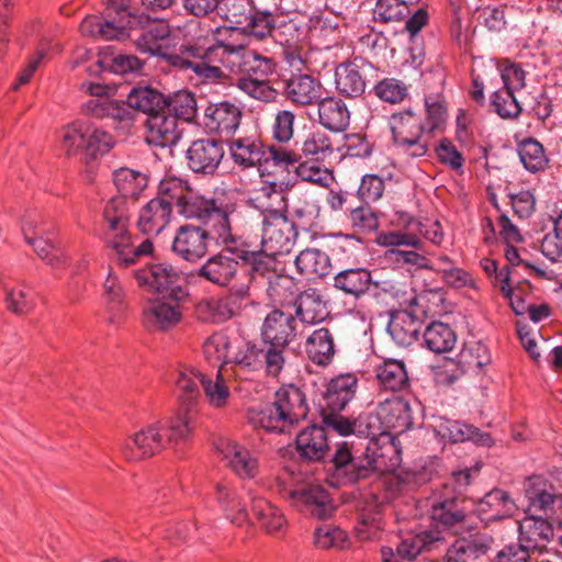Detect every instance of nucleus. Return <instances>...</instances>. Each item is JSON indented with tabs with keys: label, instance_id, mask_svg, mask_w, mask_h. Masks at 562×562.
<instances>
[{
	"label": "nucleus",
	"instance_id": "f257e3e1",
	"mask_svg": "<svg viewBox=\"0 0 562 562\" xmlns=\"http://www.w3.org/2000/svg\"><path fill=\"white\" fill-rule=\"evenodd\" d=\"M113 182L120 195L110 199L103 210L102 236L110 249L111 261L121 268L135 265L153 254L149 238L135 246L128 231L127 198H137L148 184V176L139 170L122 167L113 172Z\"/></svg>",
	"mask_w": 562,
	"mask_h": 562
},
{
	"label": "nucleus",
	"instance_id": "f03ea898",
	"mask_svg": "<svg viewBox=\"0 0 562 562\" xmlns=\"http://www.w3.org/2000/svg\"><path fill=\"white\" fill-rule=\"evenodd\" d=\"M102 15L86 16L80 23V32L101 41H123L131 36V30L139 26L140 33L135 45L140 53L160 55L164 50L160 42L169 34L164 22L151 21L148 15H135L131 0H103Z\"/></svg>",
	"mask_w": 562,
	"mask_h": 562
},
{
	"label": "nucleus",
	"instance_id": "7ed1b4c3",
	"mask_svg": "<svg viewBox=\"0 0 562 562\" xmlns=\"http://www.w3.org/2000/svg\"><path fill=\"white\" fill-rule=\"evenodd\" d=\"M162 191L175 206L178 214L187 220H196L202 223L215 210L218 202L226 193L215 194L206 198L196 193L184 179L178 177H166L162 179Z\"/></svg>",
	"mask_w": 562,
	"mask_h": 562
},
{
	"label": "nucleus",
	"instance_id": "20e7f679",
	"mask_svg": "<svg viewBox=\"0 0 562 562\" xmlns=\"http://www.w3.org/2000/svg\"><path fill=\"white\" fill-rule=\"evenodd\" d=\"M390 125L394 144L404 155L411 158L426 156L432 138L417 114L412 111L394 114Z\"/></svg>",
	"mask_w": 562,
	"mask_h": 562
},
{
	"label": "nucleus",
	"instance_id": "39448f33",
	"mask_svg": "<svg viewBox=\"0 0 562 562\" xmlns=\"http://www.w3.org/2000/svg\"><path fill=\"white\" fill-rule=\"evenodd\" d=\"M134 274L139 286L161 293L172 302L181 303L189 296L188 289L181 284V272L170 263L149 265Z\"/></svg>",
	"mask_w": 562,
	"mask_h": 562
},
{
	"label": "nucleus",
	"instance_id": "423d86ee",
	"mask_svg": "<svg viewBox=\"0 0 562 562\" xmlns=\"http://www.w3.org/2000/svg\"><path fill=\"white\" fill-rule=\"evenodd\" d=\"M333 462L336 475L348 482H357L369 477L374 472H382L387 467L383 456H374L364 449L361 454L351 451L348 442L339 445L334 453Z\"/></svg>",
	"mask_w": 562,
	"mask_h": 562
},
{
	"label": "nucleus",
	"instance_id": "0eeeda50",
	"mask_svg": "<svg viewBox=\"0 0 562 562\" xmlns=\"http://www.w3.org/2000/svg\"><path fill=\"white\" fill-rule=\"evenodd\" d=\"M245 35L237 25L217 27L213 35L214 43L203 48L209 65L227 70L234 67V63L248 49Z\"/></svg>",
	"mask_w": 562,
	"mask_h": 562
},
{
	"label": "nucleus",
	"instance_id": "6e6552de",
	"mask_svg": "<svg viewBox=\"0 0 562 562\" xmlns=\"http://www.w3.org/2000/svg\"><path fill=\"white\" fill-rule=\"evenodd\" d=\"M297 237L294 223L280 210L262 212L261 247L265 251L283 255L291 251Z\"/></svg>",
	"mask_w": 562,
	"mask_h": 562
},
{
	"label": "nucleus",
	"instance_id": "1a4fd4ad",
	"mask_svg": "<svg viewBox=\"0 0 562 562\" xmlns=\"http://www.w3.org/2000/svg\"><path fill=\"white\" fill-rule=\"evenodd\" d=\"M353 431L356 436L366 440L364 449L368 452L383 456V460L395 452L393 434H387L378 411L359 414L353 419Z\"/></svg>",
	"mask_w": 562,
	"mask_h": 562
},
{
	"label": "nucleus",
	"instance_id": "9d476101",
	"mask_svg": "<svg viewBox=\"0 0 562 562\" xmlns=\"http://www.w3.org/2000/svg\"><path fill=\"white\" fill-rule=\"evenodd\" d=\"M41 218L36 212H25L22 218L21 232L24 240L33 248L35 254L45 261L55 272L65 270L69 266V257L67 254L56 246L50 236H33L31 235L33 223H37Z\"/></svg>",
	"mask_w": 562,
	"mask_h": 562
},
{
	"label": "nucleus",
	"instance_id": "9b49d317",
	"mask_svg": "<svg viewBox=\"0 0 562 562\" xmlns=\"http://www.w3.org/2000/svg\"><path fill=\"white\" fill-rule=\"evenodd\" d=\"M162 194L161 180L158 186L157 195L146 202L138 211L137 228L148 237L158 236L170 225L173 218L170 201Z\"/></svg>",
	"mask_w": 562,
	"mask_h": 562
},
{
	"label": "nucleus",
	"instance_id": "f8f14e48",
	"mask_svg": "<svg viewBox=\"0 0 562 562\" xmlns=\"http://www.w3.org/2000/svg\"><path fill=\"white\" fill-rule=\"evenodd\" d=\"M204 50L198 46H181L179 52L167 53L165 49L159 55L168 65L181 70H192L203 80L217 81L225 77L223 69L209 65L203 55Z\"/></svg>",
	"mask_w": 562,
	"mask_h": 562
},
{
	"label": "nucleus",
	"instance_id": "ddd939ff",
	"mask_svg": "<svg viewBox=\"0 0 562 562\" xmlns=\"http://www.w3.org/2000/svg\"><path fill=\"white\" fill-rule=\"evenodd\" d=\"M236 209L237 203L234 196L226 194L210 216L202 221L207 245L210 240H214L216 245L231 249V246L236 244L231 226V216L236 212Z\"/></svg>",
	"mask_w": 562,
	"mask_h": 562
},
{
	"label": "nucleus",
	"instance_id": "4468645a",
	"mask_svg": "<svg viewBox=\"0 0 562 562\" xmlns=\"http://www.w3.org/2000/svg\"><path fill=\"white\" fill-rule=\"evenodd\" d=\"M240 30L244 31L246 35H251L257 40H263L267 36H272L281 45L288 46L292 45L294 41L293 35L297 32L293 22H284L283 24L276 26L274 16L271 12L259 11L256 8L252 9L248 21L240 26Z\"/></svg>",
	"mask_w": 562,
	"mask_h": 562
},
{
	"label": "nucleus",
	"instance_id": "2eb2a0df",
	"mask_svg": "<svg viewBox=\"0 0 562 562\" xmlns=\"http://www.w3.org/2000/svg\"><path fill=\"white\" fill-rule=\"evenodd\" d=\"M166 447L162 423L147 425L130 436L122 443V453L128 461H135L159 453Z\"/></svg>",
	"mask_w": 562,
	"mask_h": 562
},
{
	"label": "nucleus",
	"instance_id": "dca6fc26",
	"mask_svg": "<svg viewBox=\"0 0 562 562\" xmlns=\"http://www.w3.org/2000/svg\"><path fill=\"white\" fill-rule=\"evenodd\" d=\"M284 497H288L292 505L302 513L310 514L319 519L329 517L335 510L328 492L318 485L285 490Z\"/></svg>",
	"mask_w": 562,
	"mask_h": 562
},
{
	"label": "nucleus",
	"instance_id": "f3484780",
	"mask_svg": "<svg viewBox=\"0 0 562 562\" xmlns=\"http://www.w3.org/2000/svg\"><path fill=\"white\" fill-rule=\"evenodd\" d=\"M171 251L184 261H200L209 251L204 228L194 224L179 226L172 238Z\"/></svg>",
	"mask_w": 562,
	"mask_h": 562
},
{
	"label": "nucleus",
	"instance_id": "a211bd4d",
	"mask_svg": "<svg viewBox=\"0 0 562 562\" xmlns=\"http://www.w3.org/2000/svg\"><path fill=\"white\" fill-rule=\"evenodd\" d=\"M265 345L288 347L297 336V321L292 314L273 310L267 314L260 328Z\"/></svg>",
	"mask_w": 562,
	"mask_h": 562
},
{
	"label": "nucleus",
	"instance_id": "6ab92c4d",
	"mask_svg": "<svg viewBox=\"0 0 562 562\" xmlns=\"http://www.w3.org/2000/svg\"><path fill=\"white\" fill-rule=\"evenodd\" d=\"M225 155L224 145L214 138L193 140L187 149L189 168L194 173L213 175Z\"/></svg>",
	"mask_w": 562,
	"mask_h": 562
},
{
	"label": "nucleus",
	"instance_id": "aec40b11",
	"mask_svg": "<svg viewBox=\"0 0 562 562\" xmlns=\"http://www.w3.org/2000/svg\"><path fill=\"white\" fill-rule=\"evenodd\" d=\"M463 501L454 497L432 503L430 517L436 527L461 533L473 528L472 516L463 507Z\"/></svg>",
	"mask_w": 562,
	"mask_h": 562
},
{
	"label": "nucleus",
	"instance_id": "412c9836",
	"mask_svg": "<svg viewBox=\"0 0 562 562\" xmlns=\"http://www.w3.org/2000/svg\"><path fill=\"white\" fill-rule=\"evenodd\" d=\"M370 64L361 58L340 63L335 68V87L346 98H358L366 91V69Z\"/></svg>",
	"mask_w": 562,
	"mask_h": 562
},
{
	"label": "nucleus",
	"instance_id": "4be33fe9",
	"mask_svg": "<svg viewBox=\"0 0 562 562\" xmlns=\"http://www.w3.org/2000/svg\"><path fill=\"white\" fill-rule=\"evenodd\" d=\"M238 270L239 262L236 258L217 252L194 270L192 277L200 278L218 288H226L236 279Z\"/></svg>",
	"mask_w": 562,
	"mask_h": 562
},
{
	"label": "nucleus",
	"instance_id": "5701e85b",
	"mask_svg": "<svg viewBox=\"0 0 562 562\" xmlns=\"http://www.w3.org/2000/svg\"><path fill=\"white\" fill-rule=\"evenodd\" d=\"M241 110L229 101L211 103L204 111V126L210 133L231 138L241 120Z\"/></svg>",
	"mask_w": 562,
	"mask_h": 562
},
{
	"label": "nucleus",
	"instance_id": "b1692460",
	"mask_svg": "<svg viewBox=\"0 0 562 562\" xmlns=\"http://www.w3.org/2000/svg\"><path fill=\"white\" fill-rule=\"evenodd\" d=\"M358 378L353 373L339 374L326 385L319 403L321 411L340 413L355 397Z\"/></svg>",
	"mask_w": 562,
	"mask_h": 562
},
{
	"label": "nucleus",
	"instance_id": "393cba45",
	"mask_svg": "<svg viewBox=\"0 0 562 562\" xmlns=\"http://www.w3.org/2000/svg\"><path fill=\"white\" fill-rule=\"evenodd\" d=\"M145 127L147 142L155 146H173L181 137L178 121L164 108L147 116Z\"/></svg>",
	"mask_w": 562,
	"mask_h": 562
},
{
	"label": "nucleus",
	"instance_id": "a878e982",
	"mask_svg": "<svg viewBox=\"0 0 562 562\" xmlns=\"http://www.w3.org/2000/svg\"><path fill=\"white\" fill-rule=\"evenodd\" d=\"M181 318L180 303H169L165 300L149 301L142 313V322L150 331H165L176 326Z\"/></svg>",
	"mask_w": 562,
	"mask_h": 562
},
{
	"label": "nucleus",
	"instance_id": "bb28decb",
	"mask_svg": "<svg viewBox=\"0 0 562 562\" xmlns=\"http://www.w3.org/2000/svg\"><path fill=\"white\" fill-rule=\"evenodd\" d=\"M231 158L240 169L258 167L265 159V145L255 135L231 137L227 140Z\"/></svg>",
	"mask_w": 562,
	"mask_h": 562
},
{
	"label": "nucleus",
	"instance_id": "cd10ccee",
	"mask_svg": "<svg viewBox=\"0 0 562 562\" xmlns=\"http://www.w3.org/2000/svg\"><path fill=\"white\" fill-rule=\"evenodd\" d=\"M376 411L387 434H401L413 424L411 405L402 396L392 395L379 402Z\"/></svg>",
	"mask_w": 562,
	"mask_h": 562
},
{
	"label": "nucleus",
	"instance_id": "c85d7f7f",
	"mask_svg": "<svg viewBox=\"0 0 562 562\" xmlns=\"http://www.w3.org/2000/svg\"><path fill=\"white\" fill-rule=\"evenodd\" d=\"M284 95L295 105H312L322 97V83L307 74L292 75L284 82Z\"/></svg>",
	"mask_w": 562,
	"mask_h": 562
},
{
	"label": "nucleus",
	"instance_id": "c756f323",
	"mask_svg": "<svg viewBox=\"0 0 562 562\" xmlns=\"http://www.w3.org/2000/svg\"><path fill=\"white\" fill-rule=\"evenodd\" d=\"M519 544L530 552L541 551L553 536L552 525L543 517L528 515L518 525Z\"/></svg>",
	"mask_w": 562,
	"mask_h": 562
},
{
	"label": "nucleus",
	"instance_id": "7c9ffc66",
	"mask_svg": "<svg viewBox=\"0 0 562 562\" xmlns=\"http://www.w3.org/2000/svg\"><path fill=\"white\" fill-rule=\"evenodd\" d=\"M515 510V502L506 491L501 488H494L486 493L475 506L477 517L484 522L510 517Z\"/></svg>",
	"mask_w": 562,
	"mask_h": 562
},
{
	"label": "nucleus",
	"instance_id": "2f4dec72",
	"mask_svg": "<svg viewBox=\"0 0 562 562\" xmlns=\"http://www.w3.org/2000/svg\"><path fill=\"white\" fill-rule=\"evenodd\" d=\"M273 404L278 409L286 414L285 417L293 427L305 419L308 413L305 394L293 384L280 387L274 394Z\"/></svg>",
	"mask_w": 562,
	"mask_h": 562
},
{
	"label": "nucleus",
	"instance_id": "473e14b6",
	"mask_svg": "<svg viewBox=\"0 0 562 562\" xmlns=\"http://www.w3.org/2000/svg\"><path fill=\"white\" fill-rule=\"evenodd\" d=\"M295 443L300 457L310 461L323 460L329 450L328 434L319 425H312L300 431Z\"/></svg>",
	"mask_w": 562,
	"mask_h": 562
},
{
	"label": "nucleus",
	"instance_id": "72a5a7b5",
	"mask_svg": "<svg viewBox=\"0 0 562 562\" xmlns=\"http://www.w3.org/2000/svg\"><path fill=\"white\" fill-rule=\"evenodd\" d=\"M422 329L420 319L406 310L396 311L391 315L387 331L396 345L408 347L417 339Z\"/></svg>",
	"mask_w": 562,
	"mask_h": 562
},
{
	"label": "nucleus",
	"instance_id": "f704fd0d",
	"mask_svg": "<svg viewBox=\"0 0 562 562\" xmlns=\"http://www.w3.org/2000/svg\"><path fill=\"white\" fill-rule=\"evenodd\" d=\"M383 504L375 497L366 502V506L359 514V520L355 527L356 536L361 541L376 540L380 538L383 528Z\"/></svg>",
	"mask_w": 562,
	"mask_h": 562
},
{
	"label": "nucleus",
	"instance_id": "c9c22d12",
	"mask_svg": "<svg viewBox=\"0 0 562 562\" xmlns=\"http://www.w3.org/2000/svg\"><path fill=\"white\" fill-rule=\"evenodd\" d=\"M492 539L486 536L460 538L446 552L445 562H479L491 549Z\"/></svg>",
	"mask_w": 562,
	"mask_h": 562
},
{
	"label": "nucleus",
	"instance_id": "e433bc0d",
	"mask_svg": "<svg viewBox=\"0 0 562 562\" xmlns=\"http://www.w3.org/2000/svg\"><path fill=\"white\" fill-rule=\"evenodd\" d=\"M220 450L232 471L240 479H254L258 474V460L245 447L233 441H225Z\"/></svg>",
	"mask_w": 562,
	"mask_h": 562
},
{
	"label": "nucleus",
	"instance_id": "4c0bfd02",
	"mask_svg": "<svg viewBox=\"0 0 562 562\" xmlns=\"http://www.w3.org/2000/svg\"><path fill=\"white\" fill-rule=\"evenodd\" d=\"M318 122L331 132H344L350 123V112L346 103L335 97L319 99Z\"/></svg>",
	"mask_w": 562,
	"mask_h": 562
},
{
	"label": "nucleus",
	"instance_id": "58836bf2",
	"mask_svg": "<svg viewBox=\"0 0 562 562\" xmlns=\"http://www.w3.org/2000/svg\"><path fill=\"white\" fill-rule=\"evenodd\" d=\"M285 416L286 414L278 409L273 402L248 412L249 422L254 427L273 434H289L294 428Z\"/></svg>",
	"mask_w": 562,
	"mask_h": 562
},
{
	"label": "nucleus",
	"instance_id": "ea45409f",
	"mask_svg": "<svg viewBox=\"0 0 562 562\" xmlns=\"http://www.w3.org/2000/svg\"><path fill=\"white\" fill-rule=\"evenodd\" d=\"M102 301L110 323H117L124 317L127 310L125 291L112 268L103 283Z\"/></svg>",
	"mask_w": 562,
	"mask_h": 562
},
{
	"label": "nucleus",
	"instance_id": "a19ab883",
	"mask_svg": "<svg viewBox=\"0 0 562 562\" xmlns=\"http://www.w3.org/2000/svg\"><path fill=\"white\" fill-rule=\"evenodd\" d=\"M491 362V352L486 345L481 341H469L458 355V373L447 376L448 383H453L460 374L475 372L483 369Z\"/></svg>",
	"mask_w": 562,
	"mask_h": 562
},
{
	"label": "nucleus",
	"instance_id": "79ce46f5",
	"mask_svg": "<svg viewBox=\"0 0 562 562\" xmlns=\"http://www.w3.org/2000/svg\"><path fill=\"white\" fill-rule=\"evenodd\" d=\"M428 480L429 476L425 470L401 469L384 477L385 498L391 499L401 494L415 491Z\"/></svg>",
	"mask_w": 562,
	"mask_h": 562
},
{
	"label": "nucleus",
	"instance_id": "37998d69",
	"mask_svg": "<svg viewBox=\"0 0 562 562\" xmlns=\"http://www.w3.org/2000/svg\"><path fill=\"white\" fill-rule=\"evenodd\" d=\"M194 315L199 322L213 325L223 324L237 316L224 295L202 297L194 305Z\"/></svg>",
	"mask_w": 562,
	"mask_h": 562
},
{
	"label": "nucleus",
	"instance_id": "c03bdc74",
	"mask_svg": "<svg viewBox=\"0 0 562 562\" xmlns=\"http://www.w3.org/2000/svg\"><path fill=\"white\" fill-rule=\"evenodd\" d=\"M378 384L391 392H401L409 386L408 372L404 361L386 359L374 369Z\"/></svg>",
	"mask_w": 562,
	"mask_h": 562
},
{
	"label": "nucleus",
	"instance_id": "a18cd8bd",
	"mask_svg": "<svg viewBox=\"0 0 562 562\" xmlns=\"http://www.w3.org/2000/svg\"><path fill=\"white\" fill-rule=\"evenodd\" d=\"M276 61L256 50L247 49L228 70L240 77L268 79L276 71Z\"/></svg>",
	"mask_w": 562,
	"mask_h": 562
},
{
	"label": "nucleus",
	"instance_id": "49530a36",
	"mask_svg": "<svg viewBox=\"0 0 562 562\" xmlns=\"http://www.w3.org/2000/svg\"><path fill=\"white\" fill-rule=\"evenodd\" d=\"M443 544L445 539L440 531H423L402 539L395 554L398 555L401 560H413L420 552L437 550Z\"/></svg>",
	"mask_w": 562,
	"mask_h": 562
},
{
	"label": "nucleus",
	"instance_id": "de8ad7c7",
	"mask_svg": "<svg viewBox=\"0 0 562 562\" xmlns=\"http://www.w3.org/2000/svg\"><path fill=\"white\" fill-rule=\"evenodd\" d=\"M204 373L191 368L180 367L173 373L176 393L182 404L191 406L201 397V380H204Z\"/></svg>",
	"mask_w": 562,
	"mask_h": 562
},
{
	"label": "nucleus",
	"instance_id": "09e8293b",
	"mask_svg": "<svg viewBox=\"0 0 562 562\" xmlns=\"http://www.w3.org/2000/svg\"><path fill=\"white\" fill-rule=\"evenodd\" d=\"M251 513L267 533L274 536L284 533L286 520L282 512L266 498H252Z\"/></svg>",
	"mask_w": 562,
	"mask_h": 562
},
{
	"label": "nucleus",
	"instance_id": "8fccbe9b",
	"mask_svg": "<svg viewBox=\"0 0 562 562\" xmlns=\"http://www.w3.org/2000/svg\"><path fill=\"white\" fill-rule=\"evenodd\" d=\"M308 359L317 366H328L335 356L334 336L328 328L315 329L306 339Z\"/></svg>",
	"mask_w": 562,
	"mask_h": 562
},
{
	"label": "nucleus",
	"instance_id": "3c124183",
	"mask_svg": "<svg viewBox=\"0 0 562 562\" xmlns=\"http://www.w3.org/2000/svg\"><path fill=\"white\" fill-rule=\"evenodd\" d=\"M525 495L529 508L548 515L555 503H562V498L549 492L547 482L540 476L528 477L525 482Z\"/></svg>",
	"mask_w": 562,
	"mask_h": 562
},
{
	"label": "nucleus",
	"instance_id": "603ef678",
	"mask_svg": "<svg viewBox=\"0 0 562 562\" xmlns=\"http://www.w3.org/2000/svg\"><path fill=\"white\" fill-rule=\"evenodd\" d=\"M295 314L302 323L314 325L323 322L328 312L317 290L308 289L296 297Z\"/></svg>",
	"mask_w": 562,
	"mask_h": 562
},
{
	"label": "nucleus",
	"instance_id": "864d4df0",
	"mask_svg": "<svg viewBox=\"0 0 562 562\" xmlns=\"http://www.w3.org/2000/svg\"><path fill=\"white\" fill-rule=\"evenodd\" d=\"M371 283V272L364 268L346 269L334 277V286L355 299L364 295Z\"/></svg>",
	"mask_w": 562,
	"mask_h": 562
},
{
	"label": "nucleus",
	"instance_id": "5fc2aeb1",
	"mask_svg": "<svg viewBox=\"0 0 562 562\" xmlns=\"http://www.w3.org/2000/svg\"><path fill=\"white\" fill-rule=\"evenodd\" d=\"M295 267L301 276L315 279L326 277L330 272L331 265L325 251L306 248L296 256Z\"/></svg>",
	"mask_w": 562,
	"mask_h": 562
},
{
	"label": "nucleus",
	"instance_id": "6e6d98bb",
	"mask_svg": "<svg viewBox=\"0 0 562 562\" xmlns=\"http://www.w3.org/2000/svg\"><path fill=\"white\" fill-rule=\"evenodd\" d=\"M301 156L314 162H323L334 155L331 137L322 130L311 131L300 146Z\"/></svg>",
	"mask_w": 562,
	"mask_h": 562
},
{
	"label": "nucleus",
	"instance_id": "4d7b16f0",
	"mask_svg": "<svg viewBox=\"0 0 562 562\" xmlns=\"http://www.w3.org/2000/svg\"><path fill=\"white\" fill-rule=\"evenodd\" d=\"M312 36L321 49H344V36L337 19L319 16L315 20Z\"/></svg>",
	"mask_w": 562,
	"mask_h": 562
},
{
	"label": "nucleus",
	"instance_id": "13d9d810",
	"mask_svg": "<svg viewBox=\"0 0 562 562\" xmlns=\"http://www.w3.org/2000/svg\"><path fill=\"white\" fill-rule=\"evenodd\" d=\"M216 499L233 524L243 526L249 520L246 506L240 502L236 491L227 484L220 483L216 485Z\"/></svg>",
	"mask_w": 562,
	"mask_h": 562
},
{
	"label": "nucleus",
	"instance_id": "bf43d9fd",
	"mask_svg": "<svg viewBox=\"0 0 562 562\" xmlns=\"http://www.w3.org/2000/svg\"><path fill=\"white\" fill-rule=\"evenodd\" d=\"M424 342L427 349L435 353H445L453 349L457 336L446 323L432 322L424 330Z\"/></svg>",
	"mask_w": 562,
	"mask_h": 562
},
{
	"label": "nucleus",
	"instance_id": "052dcab7",
	"mask_svg": "<svg viewBox=\"0 0 562 562\" xmlns=\"http://www.w3.org/2000/svg\"><path fill=\"white\" fill-rule=\"evenodd\" d=\"M81 112L95 119H114L117 121L131 120L130 112L121 106L116 100L110 98H90L82 103Z\"/></svg>",
	"mask_w": 562,
	"mask_h": 562
},
{
	"label": "nucleus",
	"instance_id": "680f3d73",
	"mask_svg": "<svg viewBox=\"0 0 562 562\" xmlns=\"http://www.w3.org/2000/svg\"><path fill=\"white\" fill-rule=\"evenodd\" d=\"M194 427V415L190 409L175 415L162 424V435L166 439V445H177L184 441L191 436Z\"/></svg>",
	"mask_w": 562,
	"mask_h": 562
},
{
	"label": "nucleus",
	"instance_id": "e2e57ef3",
	"mask_svg": "<svg viewBox=\"0 0 562 562\" xmlns=\"http://www.w3.org/2000/svg\"><path fill=\"white\" fill-rule=\"evenodd\" d=\"M88 124L76 121L63 127L59 132V144L67 156L85 154Z\"/></svg>",
	"mask_w": 562,
	"mask_h": 562
},
{
	"label": "nucleus",
	"instance_id": "0e129e2a",
	"mask_svg": "<svg viewBox=\"0 0 562 562\" xmlns=\"http://www.w3.org/2000/svg\"><path fill=\"white\" fill-rule=\"evenodd\" d=\"M201 387L205 395L207 403L214 408H223L227 406L231 398V390L224 379L221 370H217L214 375H204L201 380Z\"/></svg>",
	"mask_w": 562,
	"mask_h": 562
},
{
	"label": "nucleus",
	"instance_id": "69168bd1",
	"mask_svg": "<svg viewBox=\"0 0 562 562\" xmlns=\"http://www.w3.org/2000/svg\"><path fill=\"white\" fill-rule=\"evenodd\" d=\"M126 103L130 108L142 111L148 116L164 108L165 98L160 92L151 88L137 87L130 91Z\"/></svg>",
	"mask_w": 562,
	"mask_h": 562
},
{
	"label": "nucleus",
	"instance_id": "338daca9",
	"mask_svg": "<svg viewBox=\"0 0 562 562\" xmlns=\"http://www.w3.org/2000/svg\"><path fill=\"white\" fill-rule=\"evenodd\" d=\"M300 157L292 150L272 145L268 147V150L265 149V159L261 162L260 170L291 173V170L295 171Z\"/></svg>",
	"mask_w": 562,
	"mask_h": 562
},
{
	"label": "nucleus",
	"instance_id": "774afa93",
	"mask_svg": "<svg viewBox=\"0 0 562 562\" xmlns=\"http://www.w3.org/2000/svg\"><path fill=\"white\" fill-rule=\"evenodd\" d=\"M164 106L171 115H175L177 121L191 122L198 112L195 97L188 90L176 91L169 95L168 99H165Z\"/></svg>",
	"mask_w": 562,
	"mask_h": 562
}]
</instances>
